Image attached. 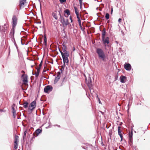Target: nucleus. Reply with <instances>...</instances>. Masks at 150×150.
<instances>
[{
	"label": "nucleus",
	"mask_w": 150,
	"mask_h": 150,
	"mask_svg": "<svg viewBox=\"0 0 150 150\" xmlns=\"http://www.w3.org/2000/svg\"><path fill=\"white\" fill-rule=\"evenodd\" d=\"M100 30L102 31V41L103 44L104 45L105 47L106 46L109 47L110 46L108 44L110 43L109 38L107 36L105 37V35L106 33V29L103 27V30L102 31L100 29Z\"/></svg>",
	"instance_id": "1"
},
{
	"label": "nucleus",
	"mask_w": 150,
	"mask_h": 150,
	"mask_svg": "<svg viewBox=\"0 0 150 150\" xmlns=\"http://www.w3.org/2000/svg\"><path fill=\"white\" fill-rule=\"evenodd\" d=\"M96 52L98 54L99 58L101 59L103 61H106V56L103 49L100 48H97L96 50Z\"/></svg>",
	"instance_id": "2"
},
{
	"label": "nucleus",
	"mask_w": 150,
	"mask_h": 150,
	"mask_svg": "<svg viewBox=\"0 0 150 150\" xmlns=\"http://www.w3.org/2000/svg\"><path fill=\"white\" fill-rule=\"evenodd\" d=\"M36 106V100H35L31 102L29 104L28 109V112H32L35 108Z\"/></svg>",
	"instance_id": "3"
},
{
	"label": "nucleus",
	"mask_w": 150,
	"mask_h": 150,
	"mask_svg": "<svg viewBox=\"0 0 150 150\" xmlns=\"http://www.w3.org/2000/svg\"><path fill=\"white\" fill-rule=\"evenodd\" d=\"M85 81L87 84L88 86L89 89L91 90V89H93L92 85V79L91 78L90 76H88V80L87 79L86 77H85Z\"/></svg>",
	"instance_id": "4"
},
{
	"label": "nucleus",
	"mask_w": 150,
	"mask_h": 150,
	"mask_svg": "<svg viewBox=\"0 0 150 150\" xmlns=\"http://www.w3.org/2000/svg\"><path fill=\"white\" fill-rule=\"evenodd\" d=\"M53 88L51 85H48L45 86L44 89V92L48 94L52 91Z\"/></svg>",
	"instance_id": "5"
},
{
	"label": "nucleus",
	"mask_w": 150,
	"mask_h": 150,
	"mask_svg": "<svg viewBox=\"0 0 150 150\" xmlns=\"http://www.w3.org/2000/svg\"><path fill=\"white\" fill-rule=\"evenodd\" d=\"M42 64V60L41 62H40L39 65V68H36V69H37V72L35 74H33V72H32V74L33 75H35V76L36 77H38L39 76L40 70L41 69V67Z\"/></svg>",
	"instance_id": "6"
},
{
	"label": "nucleus",
	"mask_w": 150,
	"mask_h": 150,
	"mask_svg": "<svg viewBox=\"0 0 150 150\" xmlns=\"http://www.w3.org/2000/svg\"><path fill=\"white\" fill-rule=\"evenodd\" d=\"M21 78L23 84H25L28 83V76L25 74H23L21 76Z\"/></svg>",
	"instance_id": "7"
},
{
	"label": "nucleus",
	"mask_w": 150,
	"mask_h": 150,
	"mask_svg": "<svg viewBox=\"0 0 150 150\" xmlns=\"http://www.w3.org/2000/svg\"><path fill=\"white\" fill-rule=\"evenodd\" d=\"M58 48L59 52H60L62 56V59L68 58L69 56V52H62V50H61L59 47H58Z\"/></svg>",
	"instance_id": "8"
},
{
	"label": "nucleus",
	"mask_w": 150,
	"mask_h": 150,
	"mask_svg": "<svg viewBox=\"0 0 150 150\" xmlns=\"http://www.w3.org/2000/svg\"><path fill=\"white\" fill-rule=\"evenodd\" d=\"M132 136L133 132H129L128 134V142L130 146H131L132 144Z\"/></svg>",
	"instance_id": "9"
},
{
	"label": "nucleus",
	"mask_w": 150,
	"mask_h": 150,
	"mask_svg": "<svg viewBox=\"0 0 150 150\" xmlns=\"http://www.w3.org/2000/svg\"><path fill=\"white\" fill-rule=\"evenodd\" d=\"M17 19L16 16L15 15H13L12 18V27H16L17 24Z\"/></svg>",
	"instance_id": "10"
},
{
	"label": "nucleus",
	"mask_w": 150,
	"mask_h": 150,
	"mask_svg": "<svg viewBox=\"0 0 150 150\" xmlns=\"http://www.w3.org/2000/svg\"><path fill=\"white\" fill-rule=\"evenodd\" d=\"M124 69L127 71H130L132 68L131 65L129 63L125 62L124 65Z\"/></svg>",
	"instance_id": "11"
},
{
	"label": "nucleus",
	"mask_w": 150,
	"mask_h": 150,
	"mask_svg": "<svg viewBox=\"0 0 150 150\" xmlns=\"http://www.w3.org/2000/svg\"><path fill=\"white\" fill-rule=\"evenodd\" d=\"M61 72L59 71L57 72V74L55 77L54 81V84H55L59 79L61 76Z\"/></svg>",
	"instance_id": "12"
},
{
	"label": "nucleus",
	"mask_w": 150,
	"mask_h": 150,
	"mask_svg": "<svg viewBox=\"0 0 150 150\" xmlns=\"http://www.w3.org/2000/svg\"><path fill=\"white\" fill-rule=\"evenodd\" d=\"M120 80L121 83H124L127 80V77L123 75H121L120 78Z\"/></svg>",
	"instance_id": "13"
},
{
	"label": "nucleus",
	"mask_w": 150,
	"mask_h": 150,
	"mask_svg": "<svg viewBox=\"0 0 150 150\" xmlns=\"http://www.w3.org/2000/svg\"><path fill=\"white\" fill-rule=\"evenodd\" d=\"M60 21L63 25V27L64 28L65 26H66L68 25V24L66 23L65 20L63 17L60 18Z\"/></svg>",
	"instance_id": "14"
},
{
	"label": "nucleus",
	"mask_w": 150,
	"mask_h": 150,
	"mask_svg": "<svg viewBox=\"0 0 150 150\" xmlns=\"http://www.w3.org/2000/svg\"><path fill=\"white\" fill-rule=\"evenodd\" d=\"M14 105H15V104H13V105L12 106V112L13 115V118L15 119L16 117V112L14 107L13 106Z\"/></svg>",
	"instance_id": "15"
},
{
	"label": "nucleus",
	"mask_w": 150,
	"mask_h": 150,
	"mask_svg": "<svg viewBox=\"0 0 150 150\" xmlns=\"http://www.w3.org/2000/svg\"><path fill=\"white\" fill-rule=\"evenodd\" d=\"M42 129H40L38 128L34 132V133L33 134H34V135L35 134H37V135H35L36 136V137L38 136V135L40 133H42Z\"/></svg>",
	"instance_id": "16"
},
{
	"label": "nucleus",
	"mask_w": 150,
	"mask_h": 150,
	"mask_svg": "<svg viewBox=\"0 0 150 150\" xmlns=\"http://www.w3.org/2000/svg\"><path fill=\"white\" fill-rule=\"evenodd\" d=\"M15 27H12V28L11 29V31L9 35L10 36H14L15 31Z\"/></svg>",
	"instance_id": "17"
},
{
	"label": "nucleus",
	"mask_w": 150,
	"mask_h": 150,
	"mask_svg": "<svg viewBox=\"0 0 150 150\" xmlns=\"http://www.w3.org/2000/svg\"><path fill=\"white\" fill-rule=\"evenodd\" d=\"M44 45L45 47H46L47 46V38L46 35L45 34L44 35Z\"/></svg>",
	"instance_id": "18"
},
{
	"label": "nucleus",
	"mask_w": 150,
	"mask_h": 150,
	"mask_svg": "<svg viewBox=\"0 0 150 150\" xmlns=\"http://www.w3.org/2000/svg\"><path fill=\"white\" fill-rule=\"evenodd\" d=\"M26 1V0H20L19 4L21 6L20 9L21 8V6L24 5Z\"/></svg>",
	"instance_id": "19"
},
{
	"label": "nucleus",
	"mask_w": 150,
	"mask_h": 150,
	"mask_svg": "<svg viewBox=\"0 0 150 150\" xmlns=\"http://www.w3.org/2000/svg\"><path fill=\"white\" fill-rule=\"evenodd\" d=\"M22 105H23V107L25 109L27 108H28L29 106L28 103L26 101H25Z\"/></svg>",
	"instance_id": "20"
},
{
	"label": "nucleus",
	"mask_w": 150,
	"mask_h": 150,
	"mask_svg": "<svg viewBox=\"0 0 150 150\" xmlns=\"http://www.w3.org/2000/svg\"><path fill=\"white\" fill-rule=\"evenodd\" d=\"M62 59L63 60V64L64 65H65L66 63L67 65L69 62L68 58H63Z\"/></svg>",
	"instance_id": "21"
},
{
	"label": "nucleus",
	"mask_w": 150,
	"mask_h": 150,
	"mask_svg": "<svg viewBox=\"0 0 150 150\" xmlns=\"http://www.w3.org/2000/svg\"><path fill=\"white\" fill-rule=\"evenodd\" d=\"M27 130H26L25 131H24L23 136V142H24L25 141V139L26 138V134L27 133Z\"/></svg>",
	"instance_id": "22"
},
{
	"label": "nucleus",
	"mask_w": 150,
	"mask_h": 150,
	"mask_svg": "<svg viewBox=\"0 0 150 150\" xmlns=\"http://www.w3.org/2000/svg\"><path fill=\"white\" fill-rule=\"evenodd\" d=\"M64 12L66 13L67 15L69 16L71 14L70 11L68 9H66L64 10Z\"/></svg>",
	"instance_id": "23"
},
{
	"label": "nucleus",
	"mask_w": 150,
	"mask_h": 150,
	"mask_svg": "<svg viewBox=\"0 0 150 150\" xmlns=\"http://www.w3.org/2000/svg\"><path fill=\"white\" fill-rule=\"evenodd\" d=\"M18 138L19 137L18 135H15V138L14 140V143H18Z\"/></svg>",
	"instance_id": "24"
},
{
	"label": "nucleus",
	"mask_w": 150,
	"mask_h": 150,
	"mask_svg": "<svg viewBox=\"0 0 150 150\" xmlns=\"http://www.w3.org/2000/svg\"><path fill=\"white\" fill-rule=\"evenodd\" d=\"M118 134L120 136V135H122V131L120 129V126L118 127Z\"/></svg>",
	"instance_id": "25"
},
{
	"label": "nucleus",
	"mask_w": 150,
	"mask_h": 150,
	"mask_svg": "<svg viewBox=\"0 0 150 150\" xmlns=\"http://www.w3.org/2000/svg\"><path fill=\"white\" fill-rule=\"evenodd\" d=\"M80 142L83 144H84L86 146H92V144H90L88 143H84L83 141H80Z\"/></svg>",
	"instance_id": "26"
},
{
	"label": "nucleus",
	"mask_w": 150,
	"mask_h": 150,
	"mask_svg": "<svg viewBox=\"0 0 150 150\" xmlns=\"http://www.w3.org/2000/svg\"><path fill=\"white\" fill-rule=\"evenodd\" d=\"M40 100L41 101H45L46 100V98L45 96L43 95L42 96Z\"/></svg>",
	"instance_id": "27"
},
{
	"label": "nucleus",
	"mask_w": 150,
	"mask_h": 150,
	"mask_svg": "<svg viewBox=\"0 0 150 150\" xmlns=\"http://www.w3.org/2000/svg\"><path fill=\"white\" fill-rule=\"evenodd\" d=\"M52 15L53 18L56 20H57L58 17L57 16V14L54 12L52 13Z\"/></svg>",
	"instance_id": "28"
},
{
	"label": "nucleus",
	"mask_w": 150,
	"mask_h": 150,
	"mask_svg": "<svg viewBox=\"0 0 150 150\" xmlns=\"http://www.w3.org/2000/svg\"><path fill=\"white\" fill-rule=\"evenodd\" d=\"M33 137L31 138L30 140V144H31L32 142H33V139H35V137H36V136H35V135H34V134H33Z\"/></svg>",
	"instance_id": "29"
},
{
	"label": "nucleus",
	"mask_w": 150,
	"mask_h": 150,
	"mask_svg": "<svg viewBox=\"0 0 150 150\" xmlns=\"http://www.w3.org/2000/svg\"><path fill=\"white\" fill-rule=\"evenodd\" d=\"M63 51L64 52H69L67 50V47L66 45H64V46H63Z\"/></svg>",
	"instance_id": "30"
},
{
	"label": "nucleus",
	"mask_w": 150,
	"mask_h": 150,
	"mask_svg": "<svg viewBox=\"0 0 150 150\" xmlns=\"http://www.w3.org/2000/svg\"><path fill=\"white\" fill-rule=\"evenodd\" d=\"M74 8L75 10V13L76 14H76H79V10H78V8H77L76 7V6H74Z\"/></svg>",
	"instance_id": "31"
},
{
	"label": "nucleus",
	"mask_w": 150,
	"mask_h": 150,
	"mask_svg": "<svg viewBox=\"0 0 150 150\" xmlns=\"http://www.w3.org/2000/svg\"><path fill=\"white\" fill-rule=\"evenodd\" d=\"M65 67V65H64V64H63V65H62V66H61L62 68L60 69V70L61 71V73L62 72H63L64 69Z\"/></svg>",
	"instance_id": "32"
},
{
	"label": "nucleus",
	"mask_w": 150,
	"mask_h": 150,
	"mask_svg": "<svg viewBox=\"0 0 150 150\" xmlns=\"http://www.w3.org/2000/svg\"><path fill=\"white\" fill-rule=\"evenodd\" d=\"M21 38L22 40V42H23L25 43V42L26 41L27 39V37L23 36L22 38Z\"/></svg>",
	"instance_id": "33"
},
{
	"label": "nucleus",
	"mask_w": 150,
	"mask_h": 150,
	"mask_svg": "<svg viewBox=\"0 0 150 150\" xmlns=\"http://www.w3.org/2000/svg\"><path fill=\"white\" fill-rule=\"evenodd\" d=\"M79 27L80 28L81 30L83 32H85V28L82 27V25H81V24H79Z\"/></svg>",
	"instance_id": "34"
},
{
	"label": "nucleus",
	"mask_w": 150,
	"mask_h": 150,
	"mask_svg": "<svg viewBox=\"0 0 150 150\" xmlns=\"http://www.w3.org/2000/svg\"><path fill=\"white\" fill-rule=\"evenodd\" d=\"M118 72L115 75L114 81H115L117 80V79H118Z\"/></svg>",
	"instance_id": "35"
},
{
	"label": "nucleus",
	"mask_w": 150,
	"mask_h": 150,
	"mask_svg": "<svg viewBox=\"0 0 150 150\" xmlns=\"http://www.w3.org/2000/svg\"><path fill=\"white\" fill-rule=\"evenodd\" d=\"M21 44L22 45H27L28 43H29V42H26V43H25V42H22V38H21Z\"/></svg>",
	"instance_id": "36"
},
{
	"label": "nucleus",
	"mask_w": 150,
	"mask_h": 150,
	"mask_svg": "<svg viewBox=\"0 0 150 150\" xmlns=\"http://www.w3.org/2000/svg\"><path fill=\"white\" fill-rule=\"evenodd\" d=\"M79 2L80 4V8L81 9V10L83 5L82 0H80V1H79Z\"/></svg>",
	"instance_id": "37"
},
{
	"label": "nucleus",
	"mask_w": 150,
	"mask_h": 150,
	"mask_svg": "<svg viewBox=\"0 0 150 150\" xmlns=\"http://www.w3.org/2000/svg\"><path fill=\"white\" fill-rule=\"evenodd\" d=\"M105 17L106 20H108L110 18V15L108 13H106L105 14Z\"/></svg>",
	"instance_id": "38"
},
{
	"label": "nucleus",
	"mask_w": 150,
	"mask_h": 150,
	"mask_svg": "<svg viewBox=\"0 0 150 150\" xmlns=\"http://www.w3.org/2000/svg\"><path fill=\"white\" fill-rule=\"evenodd\" d=\"M7 29V26L5 27H3V29L2 30V31L3 32L5 33Z\"/></svg>",
	"instance_id": "39"
},
{
	"label": "nucleus",
	"mask_w": 150,
	"mask_h": 150,
	"mask_svg": "<svg viewBox=\"0 0 150 150\" xmlns=\"http://www.w3.org/2000/svg\"><path fill=\"white\" fill-rule=\"evenodd\" d=\"M18 146V143H14V149L16 150L17 149Z\"/></svg>",
	"instance_id": "40"
},
{
	"label": "nucleus",
	"mask_w": 150,
	"mask_h": 150,
	"mask_svg": "<svg viewBox=\"0 0 150 150\" xmlns=\"http://www.w3.org/2000/svg\"><path fill=\"white\" fill-rule=\"evenodd\" d=\"M10 37L11 38V40L13 42L16 41L14 36H10Z\"/></svg>",
	"instance_id": "41"
},
{
	"label": "nucleus",
	"mask_w": 150,
	"mask_h": 150,
	"mask_svg": "<svg viewBox=\"0 0 150 150\" xmlns=\"http://www.w3.org/2000/svg\"><path fill=\"white\" fill-rule=\"evenodd\" d=\"M81 147H82L83 149L86 150H88V147L86 146H81Z\"/></svg>",
	"instance_id": "42"
},
{
	"label": "nucleus",
	"mask_w": 150,
	"mask_h": 150,
	"mask_svg": "<svg viewBox=\"0 0 150 150\" xmlns=\"http://www.w3.org/2000/svg\"><path fill=\"white\" fill-rule=\"evenodd\" d=\"M36 119L37 123L40 120V117H36Z\"/></svg>",
	"instance_id": "43"
},
{
	"label": "nucleus",
	"mask_w": 150,
	"mask_h": 150,
	"mask_svg": "<svg viewBox=\"0 0 150 150\" xmlns=\"http://www.w3.org/2000/svg\"><path fill=\"white\" fill-rule=\"evenodd\" d=\"M66 81H67V78H66V77L65 76L64 78L62 81V84L64 82H65Z\"/></svg>",
	"instance_id": "44"
},
{
	"label": "nucleus",
	"mask_w": 150,
	"mask_h": 150,
	"mask_svg": "<svg viewBox=\"0 0 150 150\" xmlns=\"http://www.w3.org/2000/svg\"><path fill=\"white\" fill-rule=\"evenodd\" d=\"M131 131L133 132V128L134 127L133 124L132 123H131Z\"/></svg>",
	"instance_id": "45"
},
{
	"label": "nucleus",
	"mask_w": 150,
	"mask_h": 150,
	"mask_svg": "<svg viewBox=\"0 0 150 150\" xmlns=\"http://www.w3.org/2000/svg\"><path fill=\"white\" fill-rule=\"evenodd\" d=\"M41 35L42 36V37H41V39L40 40V43H41V44H42V38H43V36L41 34Z\"/></svg>",
	"instance_id": "46"
},
{
	"label": "nucleus",
	"mask_w": 150,
	"mask_h": 150,
	"mask_svg": "<svg viewBox=\"0 0 150 150\" xmlns=\"http://www.w3.org/2000/svg\"><path fill=\"white\" fill-rule=\"evenodd\" d=\"M59 2L61 4H62L66 1V0H59Z\"/></svg>",
	"instance_id": "47"
},
{
	"label": "nucleus",
	"mask_w": 150,
	"mask_h": 150,
	"mask_svg": "<svg viewBox=\"0 0 150 150\" xmlns=\"http://www.w3.org/2000/svg\"><path fill=\"white\" fill-rule=\"evenodd\" d=\"M64 34V36H63L62 38H63L64 39V38H66L67 39V35H66V33H65V34Z\"/></svg>",
	"instance_id": "48"
},
{
	"label": "nucleus",
	"mask_w": 150,
	"mask_h": 150,
	"mask_svg": "<svg viewBox=\"0 0 150 150\" xmlns=\"http://www.w3.org/2000/svg\"><path fill=\"white\" fill-rule=\"evenodd\" d=\"M65 20L66 23H67L68 24V25L70 24V23L69 22V20L68 19H66Z\"/></svg>",
	"instance_id": "49"
},
{
	"label": "nucleus",
	"mask_w": 150,
	"mask_h": 150,
	"mask_svg": "<svg viewBox=\"0 0 150 150\" xmlns=\"http://www.w3.org/2000/svg\"><path fill=\"white\" fill-rule=\"evenodd\" d=\"M119 136L121 138L120 142H122L123 140V136L122 134L120 135Z\"/></svg>",
	"instance_id": "50"
},
{
	"label": "nucleus",
	"mask_w": 150,
	"mask_h": 150,
	"mask_svg": "<svg viewBox=\"0 0 150 150\" xmlns=\"http://www.w3.org/2000/svg\"><path fill=\"white\" fill-rule=\"evenodd\" d=\"M129 104H128V105H127V107H128V108L127 110V112L128 114H129Z\"/></svg>",
	"instance_id": "51"
},
{
	"label": "nucleus",
	"mask_w": 150,
	"mask_h": 150,
	"mask_svg": "<svg viewBox=\"0 0 150 150\" xmlns=\"http://www.w3.org/2000/svg\"><path fill=\"white\" fill-rule=\"evenodd\" d=\"M66 40H64L62 44V46H64V45H66Z\"/></svg>",
	"instance_id": "52"
},
{
	"label": "nucleus",
	"mask_w": 150,
	"mask_h": 150,
	"mask_svg": "<svg viewBox=\"0 0 150 150\" xmlns=\"http://www.w3.org/2000/svg\"><path fill=\"white\" fill-rule=\"evenodd\" d=\"M78 22L79 24H81V21L80 19H78Z\"/></svg>",
	"instance_id": "53"
},
{
	"label": "nucleus",
	"mask_w": 150,
	"mask_h": 150,
	"mask_svg": "<svg viewBox=\"0 0 150 150\" xmlns=\"http://www.w3.org/2000/svg\"><path fill=\"white\" fill-rule=\"evenodd\" d=\"M76 17L77 19H79L80 18V16L79 14H76Z\"/></svg>",
	"instance_id": "54"
},
{
	"label": "nucleus",
	"mask_w": 150,
	"mask_h": 150,
	"mask_svg": "<svg viewBox=\"0 0 150 150\" xmlns=\"http://www.w3.org/2000/svg\"><path fill=\"white\" fill-rule=\"evenodd\" d=\"M58 54V52H57V54H55V55H51V56L52 57H55L56 56V55Z\"/></svg>",
	"instance_id": "55"
},
{
	"label": "nucleus",
	"mask_w": 150,
	"mask_h": 150,
	"mask_svg": "<svg viewBox=\"0 0 150 150\" xmlns=\"http://www.w3.org/2000/svg\"><path fill=\"white\" fill-rule=\"evenodd\" d=\"M127 121L130 124L131 122V119H128L127 120Z\"/></svg>",
	"instance_id": "56"
},
{
	"label": "nucleus",
	"mask_w": 150,
	"mask_h": 150,
	"mask_svg": "<svg viewBox=\"0 0 150 150\" xmlns=\"http://www.w3.org/2000/svg\"><path fill=\"white\" fill-rule=\"evenodd\" d=\"M62 33H64V34H65V29L64 28L62 30Z\"/></svg>",
	"instance_id": "57"
},
{
	"label": "nucleus",
	"mask_w": 150,
	"mask_h": 150,
	"mask_svg": "<svg viewBox=\"0 0 150 150\" xmlns=\"http://www.w3.org/2000/svg\"><path fill=\"white\" fill-rule=\"evenodd\" d=\"M38 0L40 3V9L41 10V1H40L41 0Z\"/></svg>",
	"instance_id": "58"
},
{
	"label": "nucleus",
	"mask_w": 150,
	"mask_h": 150,
	"mask_svg": "<svg viewBox=\"0 0 150 150\" xmlns=\"http://www.w3.org/2000/svg\"><path fill=\"white\" fill-rule=\"evenodd\" d=\"M119 52H121V51H122V52H123V50H122V48H119Z\"/></svg>",
	"instance_id": "59"
},
{
	"label": "nucleus",
	"mask_w": 150,
	"mask_h": 150,
	"mask_svg": "<svg viewBox=\"0 0 150 150\" xmlns=\"http://www.w3.org/2000/svg\"><path fill=\"white\" fill-rule=\"evenodd\" d=\"M98 100L99 103L102 104V103L100 100V99H98Z\"/></svg>",
	"instance_id": "60"
},
{
	"label": "nucleus",
	"mask_w": 150,
	"mask_h": 150,
	"mask_svg": "<svg viewBox=\"0 0 150 150\" xmlns=\"http://www.w3.org/2000/svg\"><path fill=\"white\" fill-rule=\"evenodd\" d=\"M121 21H122V19L121 18H119V19L118 20V22L119 23H120Z\"/></svg>",
	"instance_id": "61"
},
{
	"label": "nucleus",
	"mask_w": 150,
	"mask_h": 150,
	"mask_svg": "<svg viewBox=\"0 0 150 150\" xmlns=\"http://www.w3.org/2000/svg\"><path fill=\"white\" fill-rule=\"evenodd\" d=\"M41 21H40L39 22H35V23H36V24H40L41 23Z\"/></svg>",
	"instance_id": "62"
},
{
	"label": "nucleus",
	"mask_w": 150,
	"mask_h": 150,
	"mask_svg": "<svg viewBox=\"0 0 150 150\" xmlns=\"http://www.w3.org/2000/svg\"><path fill=\"white\" fill-rule=\"evenodd\" d=\"M59 16H60V18H62V17H63L62 16V15H61V13H59Z\"/></svg>",
	"instance_id": "63"
},
{
	"label": "nucleus",
	"mask_w": 150,
	"mask_h": 150,
	"mask_svg": "<svg viewBox=\"0 0 150 150\" xmlns=\"http://www.w3.org/2000/svg\"><path fill=\"white\" fill-rule=\"evenodd\" d=\"M62 12V8H60L59 9V10L58 11V12L59 13H61Z\"/></svg>",
	"instance_id": "64"
}]
</instances>
